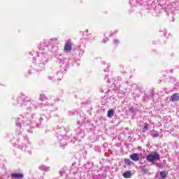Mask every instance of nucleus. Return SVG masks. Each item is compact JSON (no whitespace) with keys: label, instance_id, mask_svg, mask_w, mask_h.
Here are the masks:
<instances>
[{"label":"nucleus","instance_id":"obj_3","mask_svg":"<svg viewBox=\"0 0 179 179\" xmlns=\"http://www.w3.org/2000/svg\"><path fill=\"white\" fill-rule=\"evenodd\" d=\"M17 106L20 107H24L28 113H31L33 110H37V108H44L45 104L43 103H38L37 101L29 100V97L24 94H21L16 99Z\"/></svg>","mask_w":179,"mask_h":179},{"label":"nucleus","instance_id":"obj_6","mask_svg":"<svg viewBox=\"0 0 179 179\" xmlns=\"http://www.w3.org/2000/svg\"><path fill=\"white\" fill-rule=\"evenodd\" d=\"M55 62L56 64H59L60 66H63L64 71L65 68H66L69 64L68 59L65 58L64 56H62V55H57L55 56Z\"/></svg>","mask_w":179,"mask_h":179},{"label":"nucleus","instance_id":"obj_19","mask_svg":"<svg viewBox=\"0 0 179 179\" xmlns=\"http://www.w3.org/2000/svg\"><path fill=\"white\" fill-rule=\"evenodd\" d=\"M76 51L79 57H82V55L85 54V50H83V49H80V47L77 48Z\"/></svg>","mask_w":179,"mask_h":179},{"label":"nucleus","instance_id":"obj_17","mask_svg":"<svg viewBox=\"0 0 179 179\" xmlns=\"http://www.w3.org/2000/svg\"><path fill=\"white\" fill-rule=\"evenodd\" d=\"M39 170H41V171H50V166H47L45 165H41L39 166Z\"/></svg>","mask_w":179,"mask_h":179},{"label":"nucleus","instance_id":"obj_22","mask_svg":"<svg viewBox=\"0 0 179 179\" xmlns=\"http://www.w3.org/2000/svg\"><path fill=\"white\" fill-rule=\"evenodd\" d=\"M108 117L109 118H111L112 117H114V110H109L108 111Z\"/></svg>","mask_w":179,"mask_h":179},{"label":"nucleus","instance_id":"obj_13","mask_svg":"<svg viewBox=\"0 0 179 179\" xmlns=\"http://www.w3.org/2000/svg\"><path fill=\"white\" fill-rule=\"evenodd\" d=\"M11 177L15 179H22L24 177V175H23V173H11Z\"/></svg>","mask_w":179,"mask_h":179},{"label":"nucleus","instance_id":"obj_4","mask_svg":"<svg viewBox=\"0 0 179 179\" xmlns=\"http://www.w3.org/2000/svg\"><path fill=\"white\" fill-rule=\"evenodd\" d=\"M18 148H20L22 152H30L31 144L30 141H29L27 136H22V138L20 140Z\"/></svg>","mask_w":179,"mask_h":179},{"label":"nucleus","instance_id":"obj_12","mask_svg":"<svg viewBox=\"0 0 179 179\" xmlns=\"http://www.w3.org/2000/svg\"><path fill=\"white\" fill-rule=\"evenodd\" d=\"M72 50V42H71V40H69L65 45H64V51H66V52H69V51Z\"/></svg>","mask_w":179,"mask_h":179},{"label":"nucleus","instance_id":"obj_5","mask_svg":"<svg viewBox=\"0 0 179 179\" xmlns=\"http://www.w3.org/2000/svg\"><path fill=\"white\" fill-rule=\"evenodd\" d=\"M56 136L57 139L61 142V141H65V138L66 136V134H68V130L64 127H59L58 126L56 129Z\"/></svg>","mask_w":179,"mask_h":179},{"label":"nucleus","instance_id":"obj_2","mask_svg":"<svg viewBox=\"0 0 179 179\" xmlns=\"http://www.w3.org/2000/svg\"><path fill=\"white\" fill-rule=\"evenodd\" d=\"M58 41V38H52L50 39H44L41 43L38 45V50L41 51L38 52V55L36 58V66L37 72L43 71L44 66L48 64L50 61V45H52L54 43Z\"/></svg>","mask_w":179,"mask_h":179},{"label":"nucleus","instance_id":"obj_27","mask_svg":"<svg viewBox=\"0 0 179 179\" xmlns=\"http://www.w3.org/2000/svg\"><path fill=\"white\" fill-rule=\"evenodd\" d=\"M115 86H118V83H115V82L113 81V85H112V87H113V90H114V87H115Z\"/></svg>","mask_w":179,"mask_h":179},{"label":"nucleus","instance_id":"obj_30","mask_svg":"<svg viewBox=\"0 0 179 179\" xmlns=\"http://www.w3.org/2000/svg\"><path fill=\"white\" fill-rule=\"evenodd\" d=\"M108 37H105L104 38H103V43H107V41H108Z\"/></svg>","mask_w":179,"mask_h":179},{"label":"nucleus","instance_id":"obj_11","mask_svg":"<svg viewBox=\"0 0 179 179\" xmlns=\"http://www.w3.org/2000/svg\"><path fill=\"white\" fill-rule=\"evenodd\" d=\"M62 76H64V73L62 71L57 72V75L53 77H49V79L52 80V82H56V80H61L62 79Z\"/></svg>","mask_w":179,"mask_h":179},{"label":"nucleus","instance_id":"obj_41","mask_svg":"<svg viewBox=\"0 0 179 179\" xmlns=\"http://www.w3.org/2000/svg\"><path fill=\"white\" fill-rule=\"evenodd\" d=\"M47 120H48V117H46Z\"/></svg>","mask_w":179,"mask_h":179},{"label":"nucleus","instance_id":"obj_39","mask_svg":"<svg viewBox=\"0 0 179 179\" xmlns=\"http://www.w3.org/2000/svg\"><path fill=\"white\" fill-rule=\"evenodd\" d=\"M103 71H104V72H106V71H107V70H106V69H104Z\"/></svg>","mask_w":179,"mask_h":179},{"label":"nucleus","instance_id":"obj_14","mask_svg":"<svg viewBox=\"0 0 179 179\" xmlns=\"http://www.w3.org/2000/svg\"><path fill=\"white\" fill-rule=\"evenodd\" d=\"M36 72H37V71H36L35 69L31 68L29 69V70L27 71V72L25 73V76L26 78H29L30 76V75H33Z\"/></svg>","mask_w":179,"mask_h":179},{"label":"nucleus","instance_id":"obj_9","mask_svg":"<svg viewBox=\"0 0 179 179\" xmlns=\"http://www.w3.org/2000/svg\"><path fill=\"white\" fill-rule=\"evenodd\" d=\"M146 160L149 163H153L156 160H160V154L154 152V154H150L146 157Z\"/></svg>","mask_w":179,"mask_h":179},{"label":"nucleus","instance_id":"obj_24","mask_svg":"<svg viewBox=\"0 0 179 179\" xmlns=\"http://www.w3.org/2000/svg\"><path fill=\"white\" fill-rule=\"evenodd\" d=\"M93 179H103V176L101 174L94 175Z\"/></svg>","mask_w":179,"mask_h":179},{"label":"nucleus","instance_id":"obj_18","mask_svg":"<svg viewBox=\"0 0 179 179\" xmlns=\"http://www.w3.org/2000/svg\"><path fill=\"white\" fill-rule=\"evenodd\" d=\"M124 178H131L132 177V173L131 171H127L123 173Z\"/></svg>","mask_w":179,"mask_h":179},{"label":"nucleus","instance_id":"obj_8","mask_svg":"<svg viewBox=\"0 0 179 179\" xmlns=\"http://www.w3.org/2000/svg\"><path fill=\"white\" fill-rule=\"evenodd\" d=\"M129 3L131 8H136L139 5H145V9L148 8V0H130Z\"/></svg>","mask_w":179,"mask_h":179},{"label":"nucleus","instance_id":"obj_20","mask_svg":"<svg viewBox=\"0 0 179 179\" xmlns=\"http://www.w3.org/2000/svg\"><path fill=\"white\" fill-rule=\"evenodd\" d=\"M39 100H40V101H45V100H48V98H47V96H45V94H41L39 95Z\"/></svg>","mask_w":179,"mask_h":179},{"label":"nucleus","instance_id":"obj_33","mask_svg":"<svg viewBox=\"0 0 179 179\" xmlns=\"http://www.w3.org/2000/svg\"><path fill=\"white\" fill-rule=\"evenodd\" d=\"M85 33H86V36H89V34H89V29H87L85 31Z\"/></svg>","mask_w":179,"mask_h":179},{"label":"nucleus","instance_id":"obj_7","mask_svg":"<svg viewBox=\"0 0 179 179\" xmlns=\"http://www.w3.org/2000/svg\"><path fill=\"white\" fill-rule=\"evenodd\" d=\"M83 138H85V131L82 129L78 128L76 129V137H74L73 140L70 139V141L73 143L76 139H77V141H82Z\"/></svg>","mask_w":179,"mask_h":179},{"label":"nucleus","instance_id":"obj_35","mask_svg":"<svg viewBox=\"0 0 179 179\" xmlns=\"http://www.w3.org/2000/svg\"><path fill=\"white\" fill-rule=\"evenodd\" d=\"M106 36H108V32H106L104 34V37H106Z\"/></svg>","mask_w":179,"mask_h":179},{"label":"nucleus","instance_id":"obj_16","mask_svg":"<svg viewBox=\"0 0 179 179\" xmlns=\"http://www.w3.org/2000/svg\"><path fill=\"white\" fill-rule=\"evenodd\" d=\"M179 100V94L178 93H175L173 94H172V96H171V101H172L173 103L176 102V101H178Z\"/></svg>","mask_w":179,"mask_h":179},{"label":"nucleus","instance_id":"obj_21","mask_svg":"<svg viewBox=\"0 0 179 179\" xmlns=\"http://www.w3.org/2000/svg\"><path fill=\"white\" fill-rule=\"evenodd\" d=\"M160 178L159 179L167 178V173L166 171H161L159 173Z\"/></svg>","mask_w":179,"mask_h":179},{"label":"nucleus","instance_id":"obj_29","mask_svg":"<svg viewBox=\"0 0 179 179\" xmlns=\"http://www.w3.org/2000/svg\"><path fill=\"white\" fill-rule=\"evenodd\" d=\"M152 138H159V133L154 134L152 135Z\"/></svg>","mask_w":179,"mask_h":179},{"label":"nucleus","instance_id":"obj_36","mask_svg":"<svg viewBox=\"0 0 179 179\" xmlns=\"http://www.w3.org/2000/svg\"><path fill=\"white\" fill-rule=\"evenodd\" d=\"M58 110V108H55L53 111H57Z\"/></svg>","mask_w":179,"mask_h":179},{"label":"nucleus","instance_id":"obj_25","mask_svg":"<svg viewBox=\"0 0 179 179\" xmlns=\"http://www.w3.org/2000/svg\"><path fill=\"white\" fill-rule=\"evenodd\" d=\"M149 129V124L148 123H145L144 125V128L143 129V132H146Z\"/></svg>","mask_w":179,"mask_h":179},{"label":"nucleus","instance_id":"obj_38","mask_svg":"<svg viewBox=\"0 0 179 179\" xmlns=\"http://www.w3.org/2000/svg\"><path fill=\"white\" fill-rule=\"evenodd\" d=\"M107 66H108V68H110V64H108Z\"/></svg>","mask_w":179,"mask_h":179},{"label":"nucleus","instance_id":"obj_23","mask_svg":"<svg viewBox=\"0 0 179 179\" xmlns=\"http://www.w3.org/2000/svg\"><path fill=\"white\" fill-rule=\"evenodd\" d=\"M124 164H127V166H131V164H132V162L131 159L126 158L124 159Z\"/></svg>","mask_w":179,"mask_h":179},{"label":"nucleus","instance_id":"obj_32","mask_svg":"<svg viewBox=\"0 0 179 179\" xmlns=\"http://www.w3.org/2000/svg\"><path fill=\"white\" fill-rule=\"evenodd\" d=\"M74 114H75V113H73L72 111L69 112V115H73Z\"/></svg>","mask_w":179,"mask_h":179},{"label":"nucleus","instance_id":"obj_26","mask_svg":"<svg viewBox=\"0 0 179 179\" xmlns=\"http://www.w3.org/2000/svg\"><path fill=\"white\" fill-rule=\"evenodd\" d=\"M117 32H118V31H117V30L112 31L110 32V34H109V37L114 36V34H117Z\"/></svg>","mask_w":179,"mask_h":179},{"label":"nucleus","instance_id":"obj_1","mask_svg":"<svg viewBox=\"0 0 179 179\" xmlns=\"http://www.w3.org/2000/svg\"><path fill=\"white\" fill-rule=\"evenodd\" d=\"M44 115H38L36 113H24L23 114L19 115L15 117V123L17 128H20V129H26L28 132H32L31 130L29 129L38 128L44 120Z\"/></svg>","mask_w":179,"mask_h":179},{"label":"nucleus","instance_id":"obj_40","mask_svg":"<svg viewBox=\"0 0 179 179\" xmlns=\"http://www.w3.org/2000/svg\"><path fill=\"white\" fill-rule=\"evenodd\" d=\"M78 125L80 124V122H78Z\"/></svg>","mask_w":179,"mask_h":179},{"label":"nucleus","instance_id":"obj_34","mask_svg":"<svg viewBox=\"0 0 179 179\" xmlns=\"http://www.w3.org/2000/svg\"><path fill=\"white\" fill-rule=\"evenodd\" d=\"M117 80H118V81H121V80H122L121 77H117Z\"/></svg>","mask_w":179,"mask_h":179},{"label":"nucleus","instance_id":"obj_28","mask_svg":"<svg viewBox=\"0 0 179 179\" xmlns=\"http://www.w3.org/2000/svg\"><path fill=\"white\" fill-rule=\"evenodd\" d=\"M113 43H114V44H115V45L120 44V40H118V39H114V40H113Z\"/></svg>","mask_w":179,"mask_h":179},{"label":"nucleus","instance_id":"obj_37","mask_svg":"<svg viewBox=\"0 0 179 179\" xmlns=\"http://www.w3.org/2000/svg\"><path fill=\"white\" fill-rule=\"evenodd\" d=\"M102 63L103 64V65H106V62H103Z\"/></svg>","mask_w":179,"mask_h":179},{"label":"nucleus","instance_id":"obj_10","mask_svg":"<svg viewBox=\"0 0 179 179\" xmlns=\"http://www.w3.org/2000/svg\"><path fill=\"white\" fill-rule=\"evenodd\" d=\"M157 0H147V7L146 9H148V10H152V9H153V10H156L157 9Z\"/></svg>","mask_w":179,"mask_h":179},{"label":"nucleus","instance_id":"obj_31","mask_svg":"<svg viewBox=\"0 0 179 179\" xmlns=\"http://www.w3.org/2000/svg\"><path fill=\"white\" fill-rule=\"evenodd\" d=\"M104 80H106V82H108V83H111V81H110V79L107 80V76H106Z\"/></svg>","mask_w":179,"mask_h":179},{"label":"nucleus","instance_id":"obj_15","mask_svg":"<svg viewBox=\"0 0 179 179\" xmlns=\"http://www.w3.org/2000/svg\"><path fill=\"white\" fill-rule=\"evenodd\" d=\"M131 160L133 162H139V154L138 153H133L130 155Z\"/></svg>","mask_w":179,"mask_h":179}]
</instances>
